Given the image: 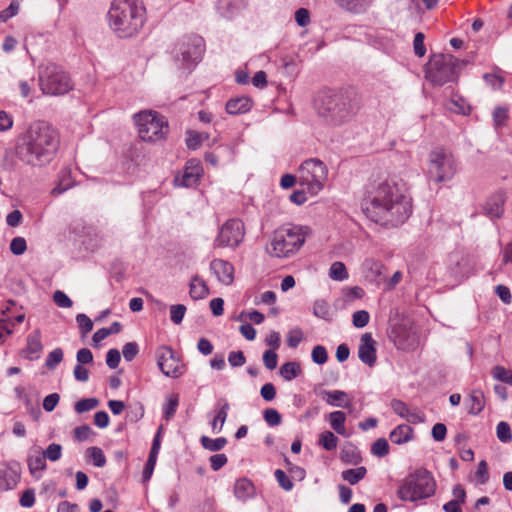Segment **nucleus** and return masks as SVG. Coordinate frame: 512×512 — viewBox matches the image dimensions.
Returning a JSON list of instances; mask_svg holds the SVG:
<instances>
[{"mask_svg": "<svg viewBox=\"0 0 512 512\" xmlns=\"http://www.w3.org/2000/svg\"><path fill=\"white\" fill-rule=\"evenodd\" d=\"M435 491L436 481L432 473L418 468L403 479L397 495L402 501L416 502L433 496Z\"/></svg>", "mask_w": 512, "mask_h": 512, "instance_id": "423d86ee", "label": "nucleus"}, {"mask_svg": "<svg viewBox=\"0 0 512 512\" xmlns=\"http://www.w3.org/2000/svg\"><path fill=\"white\" fill-rule=\"evenodd\" d=\"M424 39H425V36L421 32H418L414 37L413 47H414V52L418 57H423L426 53Z\"/></svg>", "mask_w": 512, "mask_h": 512, "instance_id": "0e129e2a", "label": "nucleus"}, {"mask_svg": "<svg viewBox=\"0 0 512 512\" xmlns=\"http://www.w3.org/2000/svg\"><path fill=\"white\" fill-rule=\"evenodd\" d=\"M279 373L286 381H291L301 373V368L297 362H286L280 367Z\"/></svg>", "mask_w": 512, "mask_h": 512, "instance_id": "e433bc0d", "label": "nucleus"}, {"mask_svg": "<svg viewBox=\"0 0 512 512\" xmlns=\"http://www.w3.org/2000/svg\"><path fill=\"white\" fill-rule=\"evenodd\" d=\"M228 362L231 367H241L245 364L246 358L242 351H232L228 355Z\"/></svg>", "mask_w": 512, "mask_h": 512, "instance_id": "774afa93", "label": "nucleus"}, {"mask_svg": "<svg viewBox=\"0 0 512 512\" xmlns=\"http://www.w3.org/2000/svg\"><path fill=\"white\" fill-rule=\"evenodd\" d=\"M87 457L93 462L96 467H104L106 464V457L101 448L93 446L87 449Z\"/></svg>", "mask_w": 512, "mask_h": 512, "instance_id": "58836bf2", "label": "nucleus"}, {"mask_svg": "<svg viewBox=\"0 0 512 512\" xmlns=\"http://www.w3.org/2000/svg\"><path fill=\"white\" fill-rule=\"evenodd\" d=\"M190 296L195 299H203L208 295V287L201 278L194 276L190 282Z\"/></svg>", "mask_w": 512, "mask_h": 512, "instance_id": "7c9ffc66", "label": "nucleus"}, {"mask_svg": "<svg viewBox=\"0 0 512 512\" xmlns=\"http://www.w3.org/2000/svg\"><path fill=\"white\" fill-rule=\"evenodd\" d=\"M338 438L331 431H324L320 434L319 444L326 450L332 451L337 447Z\"/></svg>", "mask_w": 512, "mask_h": 512, "instance_id": "ea45409f", "label": "nucleus"}, {"mask_svg": "<svg viewBox=\"0 0 512 512\" xmlns=\"http://www.w3.org/2000/svg\"><path fill=\"white\" fill-rule=\"evenodd\" d=\"M323 400L333 407L351 408L352 402L348 394L342 390H323L321 392Z\"/></svg>", "mask_w": 512, "mask_h": 512, "instance_id": "412c9836", "label": "nucleus"}, {"mask_svg": "<svg viewBox=\"0 0 512 512\" xmlns=\"http://www.w3.org/2000/svg\"><path fill=\"white\" fill-rule=\"evenodd\" d=\"M76 322L83 335L88 334L93 329V322L86 314H77Z\"/></svg>", "mask_w": 512, "mask_h": 512, "instance_id": "864d4df0", "label": "nucleus"}, {"mask_svg": "<svg viewBox=\"0 0 512 512\" xmlns=\"http://www.w3.org/2000/svg\"><path fill=\"white\" fill-rule=\"evenodd\" d=\"M233 493L237 500L246 502L255 497L256 488L249 478L242 477L235 481Z\"/></svg>", "mask_w": 512, "mask_h": 512, "instance_id": "aec40b11", "label": "nucleus"}, {"mask_svg": "<svg viewBox=\"0 0 512 512\" xmlns=\"http://www.w3.org/2000/svg\"><path fill=\"white\" fill-rule=\"evenodd\" d=\"M263 417L269 426H278L282 421L280 413L273 408L264 410Z\"/></svg>", "mask_w": 512, "mask_h": 512, "instance_id": "3c124183", "label": "nucleus"}, {"mask_svg": "<svg viewBox=\"0 0 512 512\" xmlns=\"http://www.w3.org/2000/svg\"><path fill=\"white\" fill-rule=\"evenodd\" d=\"M460 70V61L450 54L433 55L427 64L426 79L434 85L442 86L455 82Z\"/></svg>", "mask_w": 512, "mask_h": 512, "instance_id": "0eeeda50", "label": "nucleus"}, {"mask_svg": "<svg viewBox=\"0 0 512 512\" xmlns=\"http://www.w3.org/2000/svg\"><path fill=\"white\" fill-rule=\"evenodd\" d=\"M505 197L503 193H496L490 196L485 205V214L491 218H500L504 212Z\"/></svg>", "mask_w": 512, "mask_h": 512, "instance_id": "4be33fe9", "label": "nucleus"}, {"mask_svg": "<svg viewBox=\"0 0 512 512\" xmlns=\"http://www.w3.org/2000/svg\"><path fill=\"white\" fill-rule=\"evenodd\" d=\"M263 363L268 370H274L278 364V355L273 350H266L263 353Z\"/></svg>", "mask_w": 512, "mask_h": 512, "instance_id": "680f3d73", "label": "nucleus"}, {"mask_svg": "<svg viewBox=\"0 0 512 512\" xmlns=\"http://www.w3.org/2000/svg\"><path fill=\"white\" fill-rule=\"evenodd\" d=\"M370 320V315L366 310H358L352 316L353 325L357 328L365 327Z\"/></svg>", "mask_w": 512, "mask_h": 512, "instance_id": "603ef678", "label": "nucleus"}, {"mask_svg": "<svg viewBox=\"0 0 512 512\" xmlns=\"http://www.w3.org/2000/svg\"><path fill=\"white\" fill-rule=\"evenodd\" d=\"M327 175L326 165L317 158H311L299 167L298 182L308 193L316 195L323 189Z\"/></svg>", "mask_w": 512, "mask_h": 512, "instance_id": "9b49d317", "label": "nucleus"}, {"mask_svg": "<svg viewBox=\"0 0 512 512\" xmlns=\"http://www.w3.org/2000/svg\"><path fill=\"white\" fill-rule=\"evenodd\" d=\"M303 339V332L300 328H294L287 335V345L290 348H297Z\"/></svg>", "mask_w": 512, "mask_h": 512, "instance_id": "4d7b16f0", "label": "nucleus"}, {"mask_svg": "<svg viewBox=\"0 0 512 512\" xmlns=\"http://www.w3.org/2000/svg\"><path fill=\"white\" fill-rule=\"evenodd\" d=\"M391 408L395 414L406 419L409 423L418 424L425 421V414L418 408H410L408 405L398 399L391 401Z\"/></svg>", "mask_w": 512, "mask_h": 512, "instance_id": "dca6fc26", "label": "nucleus"}, {"mask_svg": "<svg viewBox=\"0 0 512 512\" xmlns=\"http://www.w3.org/2000/svg\"><path fill=\"white\" fill-rule=\"evenodd\" d=\"M134 121L143 141L155 142L162 140L169 130L168 122L156 111H140L134 115Z\"/></svg>", "mask_w": 512, "mask_h": 512, "instance_id": "1a4fd4ad", "label": "nucleus"}, {"mask_svg": "<svg viewBox=\"0 0 512 512\" xmlns=\"http://www.w3.org/2000/svg\"><path fill=\"white\" fill-rule=\"evenodd\" d=\"M496 434L497 438L502 443H509L512 440L510 425L505 421H501L497 424Z\"/></svg>", "mask_w": 512, "mask_h": 512, "instance_id": "37998d69", "label": "nucleus"}, {"mask_svg": "<svg viewBox=\"0 0 512 512\" xmlns=\"http://www.w3.org/2000/svg\"><path fill=\"white\" fill-rule=\"evenodd\" d=\"M340 459L345 464L357 465L361 462L362 457L358 448L348 443L341 449Z\"/></svg>", "mask_w": 512, "mask_h": 512, "instance_id": "cd10ccee", "label": "nucleus"}, {"mask_svg": "<svg viewBox=\"0 0 512 512\" xmlns=\"http://www.w3.org/2000/svg\"><path fill=\"white\" fill-rule=\"evenodd\" d=\"M42 350L41 332L34 330L27 336L26 347L22 350L21 354L24 358L33 361L40 358Z\"/></svg>", "mask_w": 512, "mask_h": 512, "instance_id": "6ab92c4d", "label": "nucleus"}, {"mask_svg": "<svg viewBox=\"0 0 512 512\" xmlns=\"http://www.w3.org/2000/svg\"><path fill=\"white\" fill-rule=\"evenodd\" d=\"M200 443L202 447L211 452H217L222 450L227 444V439L225 437H219L212 439L208 436H202L200 438Z\"/></svg>", "mask_w": 512, "mask_h": 512, "instance_id": "72a5a7b5", "label": "nucleus"}, {"mask_svg": "<svg viewBox=\"0 0 512 512\" xmlns=\"http://www.w3.org/2000/svg\"><path fill=\"white\" fill-rule=\"evenodd\" d=\"M139 352V347L136 342H128L123 346L122 354L126 361H132Z\"/></svg>", "mask_w": 512, "mask_h": 512, "instance_id": "052dcab7", "label": "nucleus"}, {"mask_svg": "<svg viewBox=\"0 0 512 512\" xmlns=\"http://www.w3.org/2000/svg\"><path fill=\"white\" fill-rule=\"evenodd\" d=\"M457 171L453 154L443 147L433 149L428 155L427 177L435 183L451 180Z\"/></svg>", "mask_w": 512, "mask_h": 512, "instance_id": "6e6552de", "label": "nucleus"}, {"mask_svg": "<svg viewBox=\"0 0 512 512\" xmlns=\"http://www.w3.org/2000/svg\"><path fill=\"white\" fill-rule=\"evenodd\" d=\"M179 405V395L176 393L169 394L166 397V402L163 405V418L169 421L176 413Z\"/></svg>", "mask_w": 512, "mask_h": 512, "instance_id": "473e14b6", "label": "nucleus"}, {"mask_svg": "<svg viewBox=\"0 0 512 512\" xmlns=\"http://www.w3.org/2000/svg\"><path fill=\"white\" fill-rule=\"evenodd\" d=\"M274 476L279 484V486L284 489L285 491H291L293 489V482L291 479L286 475V473L281 470L277 469L274 472Z\"/></svg>", "mask_w": 512, "mask_h": 512, "instance_id": "8fccbe9b", "label": "nucleus"}, {"mask_svg": "<svg viewBox=\"0 0 512 512\" xmlns=\"http://www.w3.org/2000/svg\"><path fill=\"white\" fill-rule=\"evenodd\" d=\"M146 21L142 0H113L108 11V24L119 38L136 36Z\"/></svg>", "mask_w": 512, "mask_h": 512, "instance_id": "7ed1b4c3", "label": "nucleus"}, {"mask_svg": "<svg viewBox=\"0 0 512 512\" xmlns=\"http://www.w3.org/2000/svg\"><path fill=\"white\" fill-rule=\"evenodd\" d=\"M358 357L365 365L369 367L375 366L377 361L376 341L370 333H365L361 336Z\"/></svg>", "mask_w": 512, "mask_h": 512, "instance_id": "2eb2a0df", "label": "nucleus"}, {"mask_svg": "<svg viewBox=\"0 0 512 512\" xmlns=\"http://www.w3.org/2000/svg\"><path fill=\"white\" fill-rule=\"evenodd\" d=\"M19 11V3L17 0H13L7 8L0 11V22H6L10 18L17 15Z\"/></svg>", "mask_w": 512, "mask_h": 512, "instance_id": "6e6d98bb", "label": "nucleus"}, {"mask_svg": "<svg viewBox=\"0 0 512 512\" xmlns=\"http://www.w3.org/2000/svg\"><path fill=\"white\" fill-rule=\"evenodd\" d=\"M329 277L335 281H344L348 279L349 274L344 263L340 261L332 263L329 269Z\"/></svg>", "mask_w": 512, "mask_h": 512, "instance_id": "4c0bfd02", "label": "nucleus"}, {"mask_svg": "<svg viewBox=\"0 0 512 512\" xmlns=\"http://www.w3.org/2000/svg\"><path fill=\"white\" fill-rule=\"evenodd\" d=\"M343 10L352 14H363L372 4V0H335Z\"/></svg>", "mask_w": 512, "mask_h": 512, "instance_id": "b1692460", "label": "nucleus"}, {"mask_svg": "<svg viewBox=\"0 0 512 512\" xmlns=\"http://www.w3.org/2000/svg\"><path fill=\"white\" fill-rule=\"evenodd\" d=\"M244 236V223L239 219H230L221 226L213 245L215 248H231L234 250L242 243Z\"/></svg>", "mask_w": 512, "mask_h": 512, "instance_id": "ddd939ff", "label": "nucleus"}, {"mask_svg": "<svg viewBox=\"0 0 512 512\" xmlns=\"http://www.w3.org/2000/svg\"><path fill=\"white\" fill-rule=\"evenodd\" d=\"M39 81L42 92L52 96L66 94L73 87L69 75L56 64H48L40 72Z\"/></svg>", "mask_w": 512, "mask_h": 512, "instance_id": "f8f14e48", "label": "nucleus"}, {"mask_svg": "<svg viewBox=\"0 0 512 512\" xmlns=\"http://www.w3.org/2000/svg\"><path fill=\"white\" fill-rule=\"evenodd\" d=\"M345 421H346V414L342 411H334L329 414V423L332 427V429L345 437H348L349 434L346 431L345 428Z\"/></svg>", "mask_w": 512, "mask_h": 512, "instance_id": "c85d7f7f", "label": "nucleus"}, {"mask_svg": "<svg viewBox=\"0 0 512 512\" xmlns=\"http://www.w3.org/2000/svg\"><path fill=\"white\" fill-rule=\"evenodd\" d=\"M210 270L222 284L231 285L233 283L234 267L230 262L223 259H214L210 263Z\"/></svg>", "mask_w": 512, "mask_h": 512, "instance_id": "f3484780", "label": "nucleus"}, {"mask_svg": "<svg viewBox=\"0 0 512 512\" xmlns=\"http://www.w3.org/2000/svg\"><path fill=\"white\" fill-rule=\"evenodd\" d=\"M220 402H222V405L211 422L212 431L214 433H219L222 430L230 409L229 403L225 399H221Z\"/></svg>", "mask_w": 512, "mask_h": 512, "instance_id": "c756f323", "label": "nucleus"}, {"mask_svg": "<svg viewBox=\"0 0 512 512\" xmlns=\"http://www.w3.org/2000/svg\"><path fill=\"white\" fill-rule=\"evenodd\" d=\"M58 146V131L45 121H36L21 136L16 156L24 164L40 167L52 160Z\"/></svg>", "mask_w": 512, "mask_h": 512, "instance_id": "f03ea898", "label": "nucleus"}, {"mask_svg": "<svg viewBox=\"0 0 512 512\" xmlns=\"http://www.w3.org/2000/svg\"><path fill=\"white\" fill-rule=\"evenodd\" d=\"M203 174V168L201 164L195 160L187 162L184 173L181 178H176L175 181L183 187L196 186L200 177Z\"/></svg>", "mask_w": 512, "mask_h": 512, "instance_id": "a211bd4d", "label": "nucleus"}, {"mask_svg": "<svg viewBox=\"0 0 512 512\" xmlns=\"http://www.w3.org/2000/svg\"><path fill=\"white\" fill-rule=\"evenodd\" d=\"M313 314L325 321L332 320V311L330 305L324 300H317L314 302Z\"/></svg>", "mask_w": 512, "mask_h": 512, "instance_id": "c9c22d12", "label": "nucleus"}, {"mask_svg": "<svg viewBox=\"0 0 512 512\" xmlns=\"http://www.w3.org/2000/svg\"><path fill=\"white\" fill-rule=\"evenodd\" d=\"M204 41L197 35L183 37L173 49V59L179 69L191 70L202 58Z\"/></svg>", "mask_w": 512, "mask_h": 512, "instance_id": "9d476101", "label": "nucleus"}, {"mask_svg": "<svg viewBox=\"0 0 512 512\" xmlns=\"http://www.w3.org/2000/svg\"><path fill=\"white\" fill-rule=\"evenodd\" d=\"M98 405L99 400L97 398H84L75 403L74 409L77 413L82 414L95 409Z\"/></svg>", "mask_w": 512, "mask_h": 512, "instance_id": "a19ab883", "label": "nucleus"}, {"mask_svg": "<svg viewBox=\"0 0 512 512\" xmlns=\"http://www.w3.org/2000/svg\"><path fill=\"white\" fill-rule=\"evenodd\" d=\"M317 114L330 126L349 122L357 111L356 104L342 92L322 91L315 100Z\"/></svg>", "mask_w": 512, "mask_h": 512, "instance_id": "20e7f679", "label": "nucleus"}, {"mask_svg": "<svg viewBox=\"0 0 512 512\" xmlns=\"http://www.w3.org/2000/svg\"><path fill=\"white\" fill-rule=\"evenodd\" d=\"M412 438L413 429L406 424L398 425L390 433V440L397 445L404 444L410 441Z\"/></svg>", "mask_w": 512, "mask_h": 512, "instance_id": "a878e982", "label": "nucleus"}, {"mask_svg": "<svg viewBox=\"0 0 512 512\" xmlns=\"http://www.w3.org/2000/svg\"><path fill=\"white\" fill-rule=\"evenodd\" d=\"M218 13L225 19H231L237 12V5L234 0H218Z\"/></svg>", "mask_w": 512, "mask_h": 512, "instance_id": "f704fd0d", "label": "nucleus"}, {"mask_svg": "<svg viewBox=\"0 0 512 512\" xmlns=\"http://www.w3.org/2000/svg\"><path fill=\"white\" fill-rule=\"evenodd\" d=\"M210 466L213 471H218L222 467H224L227 462L228 458L225 454H214L209 458Z\"/></svg>", "mask_w": 512, "mask_h": 512, "instance_id": "e2e57ef3", "label": "nucleus"}, {"mask_svg": "<svg viewBox=\"0 0 512 512\" xmlns=\"http://www.w3.org/2000/svg\"><path fill=\"white\" fill-rule=\"evenodd\" d=\"M468 412L472 415L479 414L485 406L484 394L481 390H472L467 398Z\"/></svg>", "mask_w": 512, "mask_h": 512, "instance_id": "bb28decb", "label": "nucleus"}, {"mask_svg": "<svg viewBox=\"0 0 512 512\" xmlns=\"http://www.w3.org/2000/svg\"><path fill=\"white\" fill-rule=\"evenodd\" d=\"M156 360L158 368L165 376L179 378L183 374L180 361L171 347H159L156 350Z\"/></svg>", "mask_w": 512, "mask_h": 512, "instance_id": "4468645a", "label": "nucleus"}, {"mask_svg": "<svg viewBox=\"0 0 512 512\" xmlns=\"http://www.w3.org/2000/svg\"><path fill=\"white\" fill-rule=\"evenodd\" d=\"M121 360L120 352L113 348L108 350L106 354V364L110 369H115L118 367Z\"/></svg>", "mask_w": 512, "mask_h": 512, "instance_id": "69168bd1", "label": "nucleus"}, {"mask_svg": "<svg viewBox=\"0 0 512 512\" xmlns=\"http://www.w3.org/2000/svg\"><path fill=\"white\" fill-rule=\"evenodd\" d=\"M45 459H48L52 462L58 461L62 456V446L58 443H51L48 447L42 452Z\"/></svg>", "mask_w": 512, "mask_h": 512, "instance_id": "a18cd8bd", "label": "nucleus"}, {"mask_svg": "<svg viewBox=\"0 0 512 512\" xmlns=\"http://www.w3.org/2000/svg\"><path fill=\"white\" fill-rule=\"evenodd\" d=\"M313 362H315L318 365H323L328 360V353L324 346L317 345L313 348L312 354H311Z\"/></svg>", "mask_w": 512, "mask_h": 512, "instance_id": "09e8293b", "label": "nucleus"}, {"mask_svg": "<svg viewBox=\"0 0 512 512\" xmlns=\"http://www.w3.org/2000/svg\"><path fill=\"white\" fill-rule=\"evenodd\" d=\"M253 102L247 96H239L232 98L226 103V111L231 115L244 114L252 108Z\"/></svg>", "mask_w": 512, "mask_h": 512, "instance_id": "5701e85b", "label": "nucleus"}, {"mask_svg": "<svg viewBox=\"0 0 512 512\" xmlns=\"http://www.w3.org/2000/svg\"><path fill=\"white\" fill-rule=\"evenodd\" d=\"M373 455L378 457H384L389 453V444L385 438L377 439L371 447Z\"/></svg>", "mask_w": 512, "mask_h": 512, "instance_id": "49530a36", "label": "nucleus"}, {"mask_svg": "<svg viewBox=\"0 0 512 512\" xmlns=\"http://www.w3.org/2000/svg\"><path fill=\"white\" fill-rule=\"evenodd\" d=\"M476 480L479 484H486L489 480L488 466L485 460H481L475 472Z\"/></svg>", "mask_w": 512, "mask_h": 512, "instance_id": "5fc2aeb1", "label": "nucleus"}, {"mask_svg": "<svg viewBox=\"0 0 512 512\" xmlns=\"http://www.w3.org/2000/svg\"><path fill=\"white\" fill-rule=\"evenodd\" d=\"M367 474V469L364 466L357 468L347 469L341 472V477L344 481H347L350 485H356L359 481L364 479Z\"/></svg>", "mask_w": 512, "mask_h": 512, "instance_id": "2f4dec72", "label": "nucleus"}, {"mask_svg": "<svg viewBox=\"0 0 512 512\" xmlns=\"http://www.w3.org/2000/svg\"><path fill=\"white\" fill-rule=\"evenodd\" d=\"M53 301L58 307L61 308H70L73 305L72 300L61 290L54 292Z\"/></svg>", "mask_w": 512, "mask_h": 512, "instance_id": "bf43d9fd", "label": "nucleus"}, {"mask_svg": "<svg viewBox=\"0 0 512 512\" xmlns=\"http://www.w3.org/2000/svg\"><path fill=\"white\" fill-rule=\"evenodd\" d=\"M449 109L460 114H468L470 111L469 106L463 99L452 98L450 101Z\"/></svg>", "mask_w": 512, "mask_h": 512, "instance_id": "338daca9", "label": "nucleus"}, {"mask_svg": "<svg viewBox=\"0 0 512 512\" xmlns=\"http://www.w3.org/2000/svg\"><path fill=\"white\" fill-rule=\"evenodd\" d=\"M63 360V350L61 348H55L46 357L45 366L49 370H54Z\"/></svg>", "mask_w": 512, "mask_h": 512, "instance_id": "79ce46f5", "label": "nucleus"}, {"mask_svg": "<svg viewBox=\"0 0 512 512\" xmlns=\"http://www.w3.org/2000/svg\"><path fill=\"white\" fill-rule=\"evenodd\" d=\"M493 377L512 386V372L503 366L497 365L492 370Z\"/></svg>", "mask_w": 512, "mask_h": 512, "instance_id": "c03bdc74", "label": "nucleus"}, {"mask_svg": "<svg viewBox=\"0 0 512 512\" xmlns=\"http://www.w3.org/2000/svg\"><path fill=\"white\" fill-rule=\"evenodd\" d=\"M27 464L31 475L37 479L42 476V473L46 470V459L42 453L37 451L36 455H29Z\"/></svg>", "mask_w": 512, "mask_h": 512, "instance_id": "393cba45", "label": "nucleus"}, {"mask_svg": "<svg viewBox=\"0 0 512 512\" xmlns=\"http://www.w3.org/2000/svg\"><path fill=\"white\" fill-rule=\"evenodd\" d=\"M362 208L366 216L385 226L403 224L410 216V199L393 182H382L367 189Z\"/></svg>", "mask_w": 512, "mask_h": 512, "instance_id": "f257e3e1", "label": "nucleus"}, {"mask_svg": "<svg viewBox=\"0 0 512 512\" xmlns=\"http://www.w3.org/2000/svg\"><path fill=\"white\" fill-rule=\"evenodd\" d=\"M27 249L26 240L23 237H15L11 240L10 250L14 255H22Z\"/></svg>", "mask_w": 512, "mask_h": 512, "instance_id": "13d9d810", "label": "nucleus"}, {"mask_svg": "<svg viewBox=\"0 0 512 512\" xmlns=\"http://www.w3.org/2000/svg\"><path fill=\"white\" fill-rule=\"evenodd\" d=\"M186 313V306L183 304H176L170 307V318L174 324H180Z\"/></svg>", "mask_w": 512, "mask_h": 512, "instance_id": "de8ad7c7", "label": "nucleus"}, {"mask_svg": "<svg viewBox=\"0 0 512 512\" xmlns=\"http://www.w3.org/2000/svg\"><path fill=\"white\" fill-rule=\"evenodd\" d=\"M310 232L308 226L284 225L273 232L266 250L272 257H290L300 250Z\"/></svg>", "mask_w": 512, "mask_h": 512, "instance_id": "39448f33", "label": "nucleus"}]
</instances>
